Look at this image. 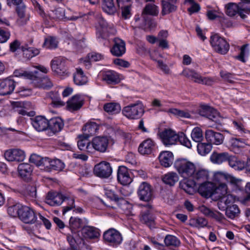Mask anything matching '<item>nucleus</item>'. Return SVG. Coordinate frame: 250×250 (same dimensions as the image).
Listing matches in <instances>:
<instances>
[{"label":"nucleus","instance_id":"40","mask_svg":"<svg viewBox=\"0 0 250 250\" xmlns=\"http://www.w3.org/2000/svg\"><path fill=\"white\" fill-rule=\"evenodd\" d=\"M21 49L23 52V57L29 60L39 55L40 52L39 49L35 47H28L27 45L22 46Z\"/></svg>","mask_w":250,"mask_h":250},{"label":"nucleus","instance_id":"10","mask_svg":"<svg viewBox=\"0 0 250 250\" xmlns=\"http://www.w3.org/2000/svg\"><path fill=\"white\" fill-rule=\"evenodd\" d=\"M199 113L201 116L206 117L218 125L222 123V118L215 109L210 106L207 105L202 106Z\"/></svg>","mask_w":250,"mask_h":250},{"label":"nucleus","instance_id":"19","mask_svg":"<svg viewBox=\"0 0 250 250\" xmlns=\"http://www.w3.org/2000/svg\"><path fill=\"white\" fill-rule=\"evenodd\" d=\"M159 13V9L157 6L153 3H148L146 4L144 8L142 16L143 18V20L145 21L141 26L142 27H146L149 25V21L146 20V16L147 15H150L152 16H157Z\"/></svg>","mask_w":250,"mask_h":250},{"label":"nucleus","instance_id":"39","mask_svg":"<svg viewBox=\"0 0 250 250\" xmlns=\"http://www.w3.org/2000/svg\"><path fill=\"white\" fill-rule=\"evenodd\" d=\"M98 23L104 32L110 34H114L116 32L114 26L111 23H107L102 17H99Z\"/></svg>","mask_w":250,"mask_h":250},{"label":"nucleus","instance_id":"36","mask_svg":"<svg viewBox=\"0 0 250 250\" xmlns=\"http://www.w3.org/2000/svg\"><path fill=\"white\" fill-rule=\"evenodd\" d=\"M87 135L80 136L77 142L78 148L81 150L85 151L88 153L91 152V142L88 140Z\"/></svg>","mask_w":250,"mask_h":250},{"label":"nucleus","instance_id":"34","mask_svg":"<svg viewBox=\"0 0 250 250\" xmlns=\"http://www.w3.org/2000/svg\"><path fill=\"white\" fill-rule=\"evenodd\" d=\"M64 125L62 120L58 117L51 119L48 121V127L53 133L60 131Z\"/></svg>","mask_w":250,"mask_h":250},{"label":"nucleus","instance_id":"63","mask_svg":"<svg viewBox=\"0 0 250 250\" xmlns=\"http://www.w3.org/2000/svg\"><path fill=\"white\" fill-rule=\"evenodd\" d=\"M186 3H189L191 6L188 9V11L191 14L193 13L198 12L200 9V6L199 4L195 2L193 0H185Z\"/></svg>","mask_w":250,"mask_h":250},{"label":"nucleus","instance_id":"20","mask_svg":"<svg viewBox=\"0 0 250 250\" xmlns=\"http://www.w3.org/2000/svg\"><path fill=\"white\" fill-rule=\"evenodd\" d=\"M16 86V82L10 79H5L0 82V95H7L11 94Z\"/></svg>","mask_w":250,"mask_h":250},{"label":"nucleus","instance_id":"51","mask_svg":"<svg viewBox=\"0 0 250 250\" xmlns=\"http://www.w3.org/2000/svg\"><path fill=\"white\" fill-rule=\"evenodd\" d=\"M198 152L201 155H205L208 154L212 149V145L209 143H199L197 145Z\"/></svg>","mask_w":250,"mask_h":250},{"label":"nucleus","instance_id":"57","mask_svg":"<svg viewBox=\"0 0 250 250\" xmlns=\"http://www.w3.org/2000/svg\"><path fill=\"white\" fill-rule=\"evenodd\" d=\"M83 129L87 131V134L85 135L89 137V135L92 136L96 133L98 129V126L95 123H91L85 125Z\"/></svg>","mask_w":250,"mask_h":250},{"label":"nucleus","instance_id":"64","mask_svg":"<svg viewBox=\"0 0 250 250\" xmlns=\"http://www.w3.org/2000/svg\"><path fill=\"white\" fill-rule=\"evenodd\" d=\"M130 5V4H128L120 7L122 9V16L124 19H128L131 17Z\"/></svg>","mask_w":250,"mask_h":250},{"label":"nucleus","instance_id":"59","mask_svg":"<svg viewBox=\"0 0 250 250\" xmlns=\"http://www.w3.org/2000/svg\"><path fill=\"white\" fill-rule=\"evenodd\" d=\"M227 186L225 183H220L216 185V187L214 188V193L218 194L219 197H221L227 194Z\"/></svg>","mask_w":250,"mask_h":250},{"label":"nucleus","instance_id":"45","mask_svg":"<svg viewBox=\"0 0 250 250\" xmlns=\"http://www.w3.org/2000/svg\"><path fill=\"white\" fill-rule=\"evenodd\" d=\"M104 194L109 199L117 203L124 204L126 202L123 198H119L114 191L108 187L104 188Z\"/></svg>","mask_w":250,"mask_h":250},{"label":"nucleus","instance_id":"15","mask_svg":"<svg viewBox=\"0 0 250 250\" xmlns=\"http://www.w3.org/2000/svg\"><path fill=\"white\" fill-rule=\"evenodd\" d=\"M137 193L139 199L142 201L148 202L152 199V189L147 183H142L139 187Z\"/></svg>","mask_w":250,"mask_h":250},{"label":"nucleus","instance_id":"33","mask_svg":"<svg viewBox=\"0 0 250 250\" xmlns=\"http://www.w3.org/2000/svg\"><path fill=\"white\" fill-rule=\"evenodd\" d=\"M198 191L202 196H209L214 193V188L212 183L203 182L199 187Z\"/></svg>","mask_w":250,"mask_h":250},{"label":"nucleus","instance_id":"13","mask_svg":"<svg viewBox=\"0 0 250 250\" xmlns=\"http://www.w3.org/2000/svg\"><path fill=\"white\" fill-rule=\"evenodd\" d=\"M5 158L9 162H21L25 158V154L23 150L19 148L10 149L4 153Z\"/></svg>","mask_w":250,"mask_h":250},{"label":"nucleus","instance_id":"18","mask_svg":"<svg viewBox=\"0 0 250 250\" xmlns=\"http://www.w3.org/2000/svg\"><path fill=\"white\" fill-rule=\"evenodd\" d=\"M207 141L212 144L219 145L223 143L224 137L221 133L215 132L212 129H208L205 132Z\"/></svg>","mask_w":250,"mask_h":250},{"label":"nucleus","instance_id":"37","mask_svg":"<svg viewBox=\"0 0 250 250\" xmlns=\"http://www.w3.org/2000/svg\"><path fill=\"white\" fill-rule=\"evenodd\" d=\"M229 166L235 170H241L245 167V163L243 161L239 159L235 156L229 155L228 160Z\"/></svg>","mask_w":250,"mask_h":250},{"label":"nucleus","instance_id":"62","mask_svg":"<svg viewBox=\"0 0 250 250\" xmlns=\"http://www.w3.org/2000/svg\"><path fill=\"white\" fill-rule=\"evenodd\" d=\"M178 141H179L181 145L185 146L188 148H190L191 147V142L186 135L182 132L178 134Z\"/></svg>","mask_w":250,"mask_h":250},{"label":"nucleus","instance_id":"9","mask_svg":"<svg viewBox=\"0 0 250 250\" xmlns=\"http://www.w3.org/2000/svg\"><path fill=\"white\" fill-rule=\"evenodd\" d=\"M94 174L101 178H108L112 174V168L109 163L102 161L96 165L93 170Z\"/></svg>","mask_w":250,"mask_h":250},{"label":"nucleus","instance_id":"38","mask_svg":"<svg viewBox=\"0 0 250 250\" xmlns=\"http://www.w3.org/2000/svg\"><path fill=\"white\" fill-rule=\"evenodd\" d=\"M51 15L53 18L58 20L65 19L67 20L76 21L79 18L78 16H72L70 18L65 17L64 9L61 7L57 8L52 11Z\"/></svg>","mask_w":250,"mask_h":250},{"label":"nucleus","instance_id":"54","mask_svg":"<svg viewBox=\"0 0 250 250\" xmlns=\"http://www.w3.org/2000/svg\"><path fill=\"white\" fill-rule=\"evenodd\" d=\"M180 187L189 194H192L194 192V188L191 181L183 180L180 182Z\"/></svg>","mask_w":250,"mask_h":250},{"label":"nucleus","instance_id":"44","mask_svg":"<svg viewBox=\"0 0 250 250\" xmlns=\"http://www.w3.org/2000/svg\"><path fill=\"white\" fill-rule=\"evenodd\" d=\"M102 8L109 15H113L116 12L113 0H103Z\"/></svg>","mask_w":250,"mask_h":250},{"label":"nucleus","instance_id":"7","mask_svg":"<svg viewBox=\"0 0 250 250\" xmlns=\"http://www.w3.org/2000/svg\"><path fill=\"white\" fill-rule=\"evenodd\" d=\"M210 42L213 49L219 54H226L229 50V44L218 34H214L210 37Z\"/></svg>","mask_w":250,"mask_h":250},{"label":"nucleus","instance_id":"48","mask_svg":"<svg viewBox=\"0 0 250 250\" xmlns=\"http://www.w3.org/2000/svg\"><path fill=\"white\" fill-rule=\"evenodd\" d=\"M208 224V221L204 218L197 217L190 220L189 224L198 229L206 227Z\"/></svg>","mask_w":250,"mask_h":250},{"label":"nucleus","instance_id":"11","mask_svg":"<svg viewBox=\"0 0 250 250\" xmlns=\"http://www.w3.org/2000/svg\"><path fill=\"white\" fill-rule=\"evenodd\" d=\"M140 220L150 228L154 226L155 217L150 205L142 208L140 214Z\"/></svg>","mask_w":250,"mask_h":250},{"label":"nucleus","instance_id":"17","mask_svg":"<svg viewBox=\"0 0 250 250\" xmlns=\"http://www.w3.org/2000/svg\"><path fill=\"white\" fill-rule=\"evenodd\" d=\"M104 238L105 241L113 245L120 244L122 241L120 233L113 229H109L104 232Z\"/></svg>","mask_w":250,"mask_h":250},{"label":"nucleus","instance_id":"47","mask_svg":"<svg viewBox=\"0 0 250 250\" xmlns=\"http://www.w3.org/2000/svg\"><path fill=\"white\" fill-rule=\"evenodd\" d=\"M104 108L106 112L112 114L118 113L121 109L120 105L115 103H107L104 105Z\"/></svg>","mask_w":250,"mask_h":250},{"label":"nucleus","instance_id":"5","mask_svg":"<svg viewBox=\"0 0 250 250\" xmlns=\"http://www.w3.org/2000/svg\"><path fill=\"white\" fill-rule=\"evenodd\" d=\"M122 113L126 117L130 119H137L144 113L143 105L141 102L138 101L135 104L125 106Z\"/></svg>","mask_w":250,"mask_h":250},{"label":"nucleus","instance_id":"12","mask_svg":"<svg viewBox=\"0 0 250 250\" xmlns=\"http://www.w3.org/2000/svg\"><path fill=\"white\" fill-rule=\"evenodd\" d=\"M19 218L26 224H33L37 220V216L34 210L30 207L22 206L20 212Z\"/></svg>","mask_w":250,"mask_h":250},{"label":"nucleus","instance_id":"8","mask_svg":"<svg viewBox=\"0 0 250 250\" xmlns=\"http://www.w3.org/2000/svg\"><path fill=\"white\" fill-rule=\"evenodd\" d=\"M110 142V138L105 136H98L94 138L91 142V152L95 151L100 152L106 151Z\"/></svg>","mask_w":250,"mask_h":250},{"label":"nucleus","instance_id":"50","mask_svg":"<svg viewBox=\"0 0 250 250\" xmlns=\"http://www.w3.org/2000/svg\"><path fill=\"white\" fill-rule=\"evenodd\" d=\"M22 206L19 203L9 206L7 208V213L11 217H20V212L21 210Z\"/></svg>","mask_w":250,"mask_h":250},{"label":"nucleus","instance_id":"30","mask_svg":"<svg viewBox=\"0 0 250 250\" xmlns=\"http://www.w3.org/2000/svg\"><path fill=\"white\" fill-rule=\"evenodd\" d=\"M20 176L24 180H28L31 175L33 167L28 163L20 164L18 167Z\"/></svg>","mask_w":250,"mask_h":250},{"label":"nucleus","instance_id":"14","mask_svg":"<svg viewBox=\"0 0 250 250\" xmlns=\"http://www.w3.org/2000/svg\"><path fill=\"white\" fill-rule=\"evenodd\" d=\"M42 166L47 168V170H62L64 167V163L60 159H55L51 160L49 158L45 157L42 161Z\"/></svg>","mask_w":250,"mask_h":250},{"label":"nucleus","instance_id":"2","mask_svg":"<svg viewBox=\"0 0 250 250\" xmlns=\"http://www.w3.org/2000/svg\"><path fill=\"white\" fill-rule=\"evenodd\" d=\"M83 226V221L81 219L71 217L69 220V228L71 234L67 235V240L71 246H74L76 243L81 244L83 239L78 234V229Z\"/></svg>","mask_w":250,"mask_h":250},{"label":"nucleus","instance_id":"42","mask_svg":"<svg viewBox=\"0 0 250 250\" xmlns=\"http://www.w3.org/2000/svg\"><path fill=\"white\" fill-rule=\"evenodd\" d=\"M74 82L79 85H83L87 81V77L83 74L81 68H77L76 73L74 75Z\"/></svg>","mask_w":250,"mask_h":250},{"label":"nucleus","instance_id":"25","mask_svg":"<svg viewBox=\"0 0 250 250\" xmlns=\"http://www.w3.org/2000/svg\"><path fill=\"white\" fill-rule=\"evenodd\" d=\"M155 148V143L151 139H147L140 145L138 151L142 155H148L152 153Z\"/></svg>","mask_w":250,"mask_h":250},{"label":"nucleus","instance_id":"41","mask_svg":"<svg viewBox=\"0 0 250 250\" xmlns=\"http://www.w3.org/2000/svg\"><path fill=\"white\" fill-rule=\"evenodd\" d=\"M82 234L86 238L93 239L98 237L99 233L95 228L87 226L82 229Z\"/></svg>","mask_w":250,"mask_h":250},{"label":"nucleus","instance_id":"21","mask_svg":"<svg viewBox=\"0 0 250 250\" xmlns=\"http://www.w3.org/2000/svg\"><path fill=\"white\" fill-rule=\"evenodd\" d=\"M64 201V196L58 192H49L46 198V202L51 206L61 205Z\"/></svg>","mask_w":250,"mask_h":250},{"label":"nucleus","instance_id":"24","mask_svg":"<svg viewBox=\"0 0 250 250\" xmlns=\"http://www.w3.org/2000/svg\"><path fill=\"white\" fill-rule=\"evenodd\" d=\"M118 181L123 185H128L132 181L127 168L124 166H120L117 172Z\"/></svg>","mask_w":250,"mask_h":250},{"label":"nucleus","instance_id":"32","mask_svg":"<svg viewBox=\"0 0 250 250\" xmlns=\"http://www.w3.org/2000/svg\"><path fill=\"white\" fill-rule=\"evenodd\" d=\"M103 79L108 84H115L120 82L119 75L112 70L105 72L103 75Z\"/></svg>","mask_w":250,"mask_h":250},{"label":"nucleus","instance_id":"1","mask_svg":"<svg viewBox=\"0 0 250 250\" xmlns=\"http://www.w3.org/2000/svg\"><path fill=\"white\" fill-rule=\"evenodd\" d=\"M238 4L229 2L225 6V12L226 15L229 17H233L236 14L242 18L246 17L245 13L250 11V0H241Z\"/></svg>","mask_w":250,"mask_h":250},{"label":"nucleus","instance_id":"16","mask_svg":"<svg viewBox=\"0 0 250 250\" xmlns=\"http://www.w3.org/2000/svg\"><path fill=\"white\" fill-rule=\"evenodd\" d=\"M163 144L166 146L175 144L178 140V134L171 129H165L160 135Z\"/></svg>","mask_w":250,"mask_h":250},{"label":"nucleus","instance_id":"49","mask_svg":"<svg viewBox=\"0 0 250 250\" xmlns=\"http://www.w3.org/2000/svg\"><path fill=\"white\" fill-rule=\"evenodd\" d=\"M162 14L165 15L170 13L174 12L177 9V6L173 4L170 3L168 1L166 0H162Z\"/></svg>","mask_w":250,"mask_h":250},{"label":"nucleus","instance_id":"4","mask_svg":"<svg viewBox=\"0 0 250 250\" xmlns=\"http://www.w3.org/2000/svg\"><path fill=\"white\" fill-rule=\"evenodd\" d=\"M213 181L216 185L220 183H224L225 181L235 186L238 189L241 190L243 188L242 180L237 178L228 173L222 172H216L213 176Z\"/></svg>","mask_w":250,"mask_h":250},{"label":"nucleus","instance_id":"60","mask_svg":"<svg viewBox=\"0 0 250 250\" xmlns=\"http://www.w3.org/2000/svg\"><path fill=\"white\" fill-rule=\"evenodd\" d=\"M57 45L58 42L56 41L55 38L52 37H49L46 38L43 43L44 46L47 48L51 49L56 48L57 47Z\"/></svg>","mask_w":250,"mask_h":250},{"label":"nucleus","instance_id":"23","mask_svg":"<svg viewBox=\"0 0 250 250\" xmlns=\"http://www.w3.org/2000/svg\"><path fill=\"white\" fill-rule=\"evenodd\" d=\"M16 12L19 17L17 23L20 25L25 24L29 20V16L26 13V6L24 2L16 6Z\"/></svg>","mask_w":250,"mask_h":250},{"label":"nucleus","instance_id":"58","mask_svg":"<svg viewBox=\"0 0 250 250\" xmlns=\"http://www.w3.org/2000/svg\"><path fill=\"white\" fill-rule=\"evenodd\" d=\"M208 173L205 169L198 170L194 175V178L198 181L204 182L208 179Z\"/></svg>","mask_w":250,"mask_h":250},{"label":"nucleus","instance_id":"22","mask_svg":"<svg viewBox=\"0 0 250 250\" xmlns=\"http://www.w3.org/2000/svg\"><path fill=\"white\" fill-rule=\"evenodd\" d=\"M114 44L110 49L112 54L115 56H122L125 52V44L124 41L119 38H115Z\"/></svg>","mask_w":250,"mask_h":250},{"label":"nucleus","instance_id":"61","mask_svg":"<svg viewBox=\"0 0 250 250\" xmlns=\"http://www.w3.org/2000/svg\"><path fill=\"white\" fill-rule=\"evenodd\" d=\"M207 16L210 20H214L215 19L223 16V19L225 17L223 13L221 12L219 10H209L207 12Z\"/></svg>","mask_w":250,"mask_h":250},{"label":"nucleus","instance_id":"46","mask_svg":"<svg viewBox=\"0 0 250 250\" xmlns=\"http://www.w3.org/2000/svg\"><path fill=\"white\" fill-rule=\"evenodd\" d=\"M178 175L174 172H169L166 174L163 178V182L170 186H173L178 182Z\"/></svg>","mask_w":250,"mask_h":250},{"label":"nucleus","instance_id":"3","mask_svg":"<svg viewBox=\"0 0 250 250\" xmlns=\"http://www.w3.org/2000/svg\"><path fill=\"white\" fill-rule=\"evenodd\" d=\"M174 167L179 174L184 178H188L194 173L196 170L195 165L185 159L177 160Z\"/></svg>","mask_w":250,"mask_h":250},{"label":"nucleus","instance_id":"31","mask_svg":"<svg viewBox=\"0 0 250 250\" xmlns=\"http://www.w3.org/2000/svg\"><path fill=\"white\" fill-rule=\"evenodd\" d=\"M159 159L162 166L167 167L170 166L173 161V155L171 152L164 151L161 152Z\"/></svg>","mask_w":250,"mask_h":250},{"label":"nucleus","instance_id":"26","mask_svg":"<svg viewBox=\"0 0 250 250\" xmlns=\"http://www.w3.org/2000/svg\"><path fill=\"white\" fill-rule=\"evenodd\" d=\"M31 120L33 126L38 131H42L48 128V120L43 116H36Z\"/></svg>","mask_w":250,"mask_h":250},{"label":"nucleus","instance_id":"43","mask_svg":"<svg viewBox=\"0 0 250 250\" xmlns=\"http://www.w3.org/2000/svg\"><path fill=\"white\" fill-rule=\"evenodd\" d=\"M182 75L190 79L195 83H199L202 76L193 70L189 69H185L182 72Z\"/></svg>","mask_w":250,"mask_h":250},{"label":"nucleus","instance_id":"35","mask_svg":"<svg viewBox=\"0 0 250 250\" xmlns=\"http://www.w3.org/2000/svg\"><path fill=\"white\" fill-rule=\"evenodd\" d=\"M229 154L228 152L218 153L213 152L210 156V160L216 164H221L223 163L228 161L229 159Z\"/></svg>","mask_w":250,"mask_h":250},{"label":"nucleus","instance_id":"29","mask_svg":"<svg viewBox=\"0 0 250 250\" xmlns=\"http://www.w3.org/2000/svg\"><path fill=\"white\" fill-rule=\"evenodd\" d=\"M83 104V100L78 95L73 96L67 102L68 109L71 111H76L81 108Z\"/></svg>","mask_w":250,"mask_h":250},{"label":"nucleus","instance_id":"6","mask_svg":"<svg viewBox=\"0 0 250 250\" xmlns=\"http://www.w3.org/2000/svg\"><path fill=\"white\" fill-rule=\"evenodd\" d=\"M15 74L17 76H23L25 78L30 79L33 81H40L41 83L37 86L43 89H48L51 88L53 86V83L48 77H45L40 80L38 76V72L35 71L34 73L32 72H28L26 71H21L19 72L15 71Z\"/></svg>","mask_w":250,"mask_h":250},{"label":"nucleus","instance_id":"56","mask_svg":"<svg viewBox=\"0 0 250 250\" xmlns=\"http://www.w3.org/2000/svg\"><path fill=\"white\" fill-rule=\"evenodd\" d=\"M164 242L167 246L177 247L180 245L179 240L175 236L170 235L166 236Z\"/></svg>","mask_w":250,"mask_h":250},{"label":"nucleus","instance_id":"28","mask_svg":"<svg viewBox=\"0 0 250 250\" xmlns=\"http://www.w3.org/2000/svg\"><path fill=\"white\" fill-rule=\"evenodd\" d=\"M199 210L205 216L211 217L217 221H221L224 219V215L219 211H213L205 206L199 207Z\"/></svg>","mask_w":250,"mask_h":250},{"label":"nucleus","instance_id":"53","mask_svg":"<svg viewBox=\"0 0 250 250\" xmlns=\"http://www.w3.org/2000/svg\"><path fill=\"white\" fill-rule=\"evenodd\" d=\"M191 137L194 142L198 143L201 142L204 139L202 129L198 127L194 128L191 133Z\"/></svg>","mask_w":250,"mask_h":250},{"label":"nucleus","instance_id":"27","mask_svg":"<svg viewBox=\"0 0 250 250\" xmlns=\"http://www.w3.org/2000/svg\"><path fill=\"white\" fill-rule=\"evenodd\" d=\"M51 68L53 71L58 74L64 73L66 71L65 60L62 58H56L52 60Z\"/></svg>","mask_w":250,"mask_h":250},{"label":"nucleus","instance_id":"55","mask_svg":"<svg viewBox=\"0 0 250 250\" xmlns=\"http://www.w3.org/2000/svg\"><path fill=\"white\" fill-rule=\"evenodd\" d=\"M168 112L177 116L178 117L185 118H190L191 117V115L188 112L179 110L177 108H170L168 110Z\"/></svg>","mask_w":250,"mask_h":250},{"label":"nucleus","instance_id":"52","mask_svg":"<svg viewBox=\"0 0 250 250\" xmlns=\"http://www.w3.org/2000/svg\"><path fill=\"white\" fill-rule=\"evenodd\" d=\"M240 212L239 209L236 205H232L227 208L226 215L230 219H234L238 215Z\"/></svg>","mask_w":250,"mask_h":250}]
</instances>
